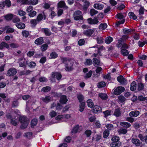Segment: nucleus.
I'll return each instance as SVG.
<instances>
[{"instance_id":"nucleus-61","label":"nucleus","mask_w":147,"mask_h":147,"mask_svg":"<svg viewBox=\"0 0 147 147\" xmlns=\"http://www.w3.org/2000/svg\"><path fill=\"white\" fill-rule=\"evenodd\" d=\"M18 14L20 16H24L26 14L25 12L22 10H20L18 11Z\"/></svg>"},{"instance_id":"nucleus-33","label":"nucleus","mask_w":147,"mask_h":147,"mask_svg":"<svg viewBox=\"0 0 147 147\" xmlns=\"http://www.w3.org/2000/svg\"><path fill=\"white\" fill-rule=\"evenodd\" d=\"M85 105V102H82L80 105V109L79 111L80 112L83 111L84 109V106Z\"/></svg>"},{"instance_id":"nucleus-49","label":"nucleus","mask_w":147,"mask_h":147,"mask_svg":"<svg viewBox=\"0 0 147 147\" xmlns=\"http://www.w3.org/2000/svg\"><path fill=\"white\" fill-rule=\"evenodd\" d=\"M131 31V29H128L126 28H125L123 30V32L125 34H128Z\"/></svg>"},{"instance_id":"nucleus-9","label":"nucleus","mask_w":147,"mask_h":147,"mask_svg":"<svg viewBox=\"0 0 147 147\" xmlns=\"http://www.w3.org/2000/svg\"><path fill=\"white\" fill-rule=\"evenodd\" d=\"M131 141L132 143L137 146H139L140 145V142L139 140L134 138H132Z\"/></svg>"},{"instance_id":"nucleus-60","label":"nucleus","mask_w":147,"mask_h":147,"mask_svg":"<svg viewBox=\"0 0 147 147\" xmlns=\"http://www.w3.org/2000/svg\"><path fill=\"white\" fill-rule=\"evenodd\" d=\"M14 31V29L12 28H8L6 30V33H12Z\"/></svg>"},{"instance_id":"nucleus-10","label":"nucleus","mask_w":147,"mask_h":147,"mask_svg":"<svg viewBox=\"0 0 147 147\" xmlns=\"http://www.w3.org/2000/svg\"><path fill=\"white\" fill-rule=\"evenodd\" d=\"M93 7L97 9L102 10L104 7V5L99 3H96L94 4Z\"/></svg>"},{"instance_id":"nucleus-31","label":"nucleus","mask_w":147,"mask_h":147,"mask_svg":"<svg viewBox=\"0 0 147 147\" xmlns=\"http://www.w3.org/2000/svg\"><path fill=\"white\" fill-rule=\"evenodd\" d=\"M96 39L97 41V43L98 44H101L103 42V38L101 36H97Z\"/></svg>"},{"instance_id":"nucleus-13","label":"nucleus","mask_w":147,"mask_h":147,"mask_svg":"<svg viewBox=\"0 0 147 147\" xmlns=\"http://www.w3.org/2000/svg\"><path fill=\"white\" fill-rule=\"evenodd\" d=\"M51 76L52 78L56 77L58 80H59L62 77L61 74L58 72L53 73Z\"/></svg>"},{"instance_id":"nucleus-2","label":"nucleus","mask_w":147,"mask_h":147,"mask_svg":"<svg viewBox=\"0 0 147 147\" xmlns=\"http://www.w3.org/2000/svg\"><path fill=\"white\" fill-rule=\"evenodd\" d=\"M19 120L21 124L20 127L22 129H25L27 127L29 121L26 117L24 116H21L20 117Z\"/></svg>"},{"instance_id":"nucleus-63","label":"nucleus","mask_w":147,"mask_h":147,"mask_svg":"<svg viewBox=\"0 0 147 147\" xmlns=\"http://www.w3.org/2000/svg\"><path fill=\"white\" fill-rule=\"evenodd\" d=\"M132 117H127L126 119V120L129 122L132 123L134 121V119Z\"/></svg>"},{"instance_id":"nucleus-22","label":"nucleus","mask_w":147,"mask_h":147,"mask_svg":"<svg viewBox=\"0 0 147 147\" xmlns=\"http://www.w3.org/2000/svg\"><path fill=\"white\" fill-rule=\"evenodd\" d=\"M9 47V46L7 43L2 42L0 44V49H2L5 47L8 48Z\"/></svg>"},{"instance_id":"nucleus-6","label":"nucleus","mask_w":147,"mask_h":147,"mask_svg":"<svg viewBox=\"0 0 147 147\" xmlns=\"http://www.w3.org/2000/svg\"><path fill=\"white\" fill-rule=\"evenodd\" d=\"M17 73V70L14 68H9L7 71V75L9 76H13L15 75Z\"/></svg>"},{"instance_id":"nucleus-27","label":"nucleus","mask_w":147,"mask_h":147,"mask_svg":"<svg viewBox=\"0 0 147 147\" xmlns=\"http://www.w3.org/2000/svg\"><path fill=\"white\" fill-rule=\"evenodd\" d=\"M121 145V143L120 142H118L117 143L113 142L110 144L111 147H119Z\"/></svg>"},{"instance_id":"nucleus-4","label":"nucleus","mask_w":147,"mask_h":147,"mask_svg":"<svg viewBox=\"0 0 147 147\" xmlns=\"http://www.w3.org/2000/svg\"><path fill=\"white\" fill-rule=\"evenodd\" d=\"M116 17L117 18L122 20L121 21H119L117 22L116 24L117 26H119L121 24H123L125 21V20L123 19L124 16L122 13H119L116 15Z\"/></svg>"},{"instance_id":"nucleus-15","label":"nucleus","mask_w":147,"mask_h":147,"mask_svg":"<svg viewBox=\"0 0 147 147\" xmlns=\"http://www.w3.org/2000/svg\"><path fill=\"white\" fill-rule=\"evenodd\" d=\"M101 111V107L98 105H95L94 106L93 109V112L94 113H97L100 112Z\"/></svg>"},{"instance_id":"nucleus-43","label":"nucleus","mask_w":147,"mask_h":147,"mask_svg":"<svg viewBox=\"0 0 147 147\" xmlns=\"http://www.w3.org/2000/svg\"><path fill=\"white\" fill-rule=\"evenodd\" d=\"M106 86V84L104 82H101L98 84L97 86L98 88H101L105 87Z\"/></svg>"},{"instance_id":"nucleus-25","label":"nucleus","mask_w":147,"mask_h":147,"mask_svg":"<svg viewBox=\"0 0 147 147\" xmlns=\"http://www.w3.org/2000/svg\"><path fill=\"white\" fill-rule=\"evenodd\" d=\"M136 88V83L135 81H133L131 84L130 89L132 91L135 90Z\"/></svg>"},{"instance_id":"nucleus-41","label":"nucleus","mask_w":147,"mask_h":147,"mask_svg":"<svg viewBox=\"0 0 147 147\" xmlns=\"http://www.w3.org/2000/svg\"><path fill=\"white\" fill-rule=\"evenodd\" d=\"M98 13V11L97 10H96L93 9H91L90 10V14L92 16L97 14Z\"/></svg>"},{"instance_id":"nucleus-42","label":"nucleus","mask_w":147,"mask_h":147,"mask_svg":"<svg viewBox=\"0 0 147 147\" xmlns=\"http://www.w3.org/2000/svg\"><path fill=\"white\" fill-rule=\"evenodd\" d=\"M138 88L139 90H142L144 88V85L141 82L138 83Z\"/></svg>"},{"instance_id":"nucleus-58","label":"nucleus","mask_w":147,"mask_h":147,"mask_svg":"<svg viewBox=\"0 0 147 147\" xmlns=\"http://www.w3.org/2000/svg\"><path fill=\"white\" fill-rule=\"evenodd\" d=\"M123 41L121 39L118 40V43L117 44V47L119 48L121 47L123 45Z\"/></svg>"},{"instance_id":"nucleus-28","label":"nucleus","mask_w":147,"mask_h":147,"mask_svg":"<svg viewBox=\"0 0 147 147\" xmlns=\"http://www.w3.org/2000/svg\"><path fill=\"white\" fill-rule=\"evenodd\" d=\"M98 95L103 100H106L108 98L107 95L105 93H100Z\"/></svg>"},{"instance_id":"nucleus-16","label":"nucleus","mask_w":147,"mask_h":147,"mask_svg":"<svg viewBox=\"0 0 147 147\" xmlns=\"http://www.w3.org/2000/svg\"><path fill=\"white\" fill-rule=\"evenodd\" d=\"M58 7L61 8L63 7L66 9L68 8V7L65 5V3L63 1H60L58 4Z\"/></svg>"},{"instance_id":"nucleus-5","label":"nucleus","mask_w":147,"mask_h":147,"mask_svg":"<svg viewBox=\"0 0 147 147\" xmlns=\"http://www.w3.org/2000/svg\"><path fill=\"white\" fill-rule=\"evenodd\" d=\"M125 89L122 86H118L115 88L113 92L114 94L117 95L120 94L122 92H124Z\"/></svg>"},{"instance_id":"nucleus-35","label":"nucleus","mask_w":147,"mask_h":147,"mask_svg":"<svg viewBox=\"0 0 147 147\" xmlns=\"http://www.w3.org/2000/svg\"><path fill=\"white\" fill-rule=\"evenodd\" d=\"M87 103L88 107L90 108L92 107L94 105V104L92 100L91 99L88 100L87 101Z\"/></svg>"},{"instance_id":"nucleus-17","label":"nucleus","mask_w":147,"mask_h":147,"mask_svg":"<svg viewBox=\"0 0 147 147\" xmlns=\"http://www.w3.org/2000/svg\"><path fill=\"white\" fill-rule=\"evenodd\" d=\"M67 100L66 98V97L65 95H63L61 97L60 100V102L62 104H65L67 101Z\"/></svg>"},{"instance_id":"nucleus-56","label":"nucleus","mask_w":147,"mask_h":147,"mask_svg":"<svg viewBox=\"0 0 147 147\" xmlns=\"http://www.w3.org/2000/svg\"><path fill=\"white\" fill-rule=\"evenodd\" d=\"M109 134V130L107 129L105 130L103 132V136L104 138H107Z\"/></svg>"},{"instance_id":"nucleus-39","label":"nucleus","mask_w":147,"mask_h":147,"mask_svg":"<svg viewBox=\"0 0 147 147\" xmlns=\"http://www.w3.org/2000/svg\"><path fill=\"white\" fill-rule=\"evenodd\" d=\"M92 74V71L90 70L88 73H86L84 76V78L85 79H87L91 76Z\"/></svg>"},{"instance_id":"nucleus-11","label":"nucleus","mask_w":147,"mask_h":147,"mask_svg":"<svg viewBox=\"0 0 147 147\" xmlns=\"http://www.w3.org/2000/svg\"><path fill=\"white\" fill-rule=\"evenodd\" d=\"M44 42L43 37H40L36 39L34 42L37 45H40Z\"/></svg>"},{"instance_id":"nucleus-55","label":"nucleus","mask_w":147,"mask_h":147,"mask_svg":"<svg viewBox=\"0 0 147 147\" xmlns=\"http://www.w3.org/2000/svg\"><path fill=\"white\" fill-rule=\"evenodd\" d=\"M138 99L141 101H144L147 100V97H144L142 96H138Z\"/></svg>"},{"instance_id":"nucleus-36","label":"nucleus","mask_w":147,"mask_h":147,"mask_svg":"<svg viewBox=\"0 0 147 147\" xmlns=\"http://www.w3.org/2000/svg\"><path fill=\"white\" fill-rule=\"evenodd\" d=\"M44 14H39L37 16V20L39 22L43 18L44 16H45Z\"/></svg>"},{"instance_id":"nucleus-51","label":"nucleus","mask_w":147,"mask_h":147,"mask_svg":"<svg viewBox=\"0 0 147 147\" xmlns=\"http://www.w3.org/2000/svg\"><path fill=\"white\" fill-rule=\"evenodd\" d=\"M113 38L109 36L105 40V42L106 43L109 44L113 41Z\"/></svg>"},{"instance_id":"nucleus-23","label":"nucleus","mask_w":147,"mask_h":147,"mask_svg":"<svg viewBox=\"0 0 147 147\" xmlns=\"http://www.w3.org/2000/svg\"><path fill=\"white\" fill-rule=\"evenodd\" d=\"M128 16L130 19L135 20L137 18V16L132 12L131 11L129 12L128 13Z\"/></svg>"},{"instance_id":"nucleus-30","label":"nucleus","mask_w":147,"mask_h":147,"mask_svg":"<svg viewBox=\"0 0 147 147\" xmlns=\"http://www.w3.org/2000/svg\"><path fill=\"white\" fill-rule=\"evenodd\" d=\"M51 89V88L49 86H46L43 88L41 90L42 92H47L49 91Z\"/></svg>"},{"instance_id":"nucleus-34","label":"nucleus","mask_w":147,"mask_h":147,"mask_svg":"<svg viewBox=\"0 0 147 147\" xmlns=\"http://www.w3.org/2000/svg\"><path fill=\"white\" fill-rule=\"evenodd\" d=\"M92 64V60L90 59H86L85 62H84V64L86 65H90Z\"/></svg>"},{"instance_id":"nucleus-18","label":"nucleus","mask_w":147,"mask_h":147,"mask_svg":"<svg viewBox=\"0 0 147 147\" xmlns=\"http://www.w3.org/2000/svg\"><path fill=\"white\" fill-rule=\"evenodd\" d=\"M41 30L46 36H50L51 34V33L50 30L48 28H42Z\"/></svg>"},{"instance_id":"nucleus-24","label":"nucleus","mask_w":147,"mask_h":147,"mask_svg":"<svg viewBox=\"0 0 147 147\" xmlns=\"http://www.w3.org/2000/svg\"><path fill=\"white\" fill-rule=\"evenodd\" d=\"M120 125L125 127H129L131 126L130 124L128 122H122L120 123Z\"/></svg>"},{"instance_id":"nucleus-47","label":"nucleus","mask_w":147,"mask_h":147,"mask_svg":"<svg viewBox=\"0 0 147 147\" xmlns=\"http://www.w3.org/2000/svg\"><path fill=\"white\" fill-rule=\"evenodd\" d=\"M77 98L79 101V102L81 103L82 102H83L84 97L82 95L80 94H79L78 95Z\"/></svg>"},{"instance_id":"nucleus-62","label":"nucleus","mask_w":147,"mask_h":147,"mask_svg":"<svg viewBox=\"0 0 147 147\" xmlns=\"http://www.w3.org/2000/svg\"><path fill=\"white\" fill-rule=\"evenodd\" d=\"M30 3L32 5H35L38 3V0H30Z\"/></svg>"},{"instance_id":"nucleus-26","label":"nucleus","mask_w":147,"mask_h":147,"mask_svg":"<svg viewBox=\"0 0 147 147\" xmlns=\"http://www.w3.org/2000/svg\"><path fill=\"white\" fill-rule=\"evenodd\" d=\"M107 26V24L106 23H102L100 25L99 28L100 29L103 30L106 28Z\"/></svg>"},{"instance_id":"nucleus-40","label":"nucleus","mask_w":147,"mask_h":147,"mask_svg":"<svg viewBox=\"0 0 147 147\" xmlns=\"http://www.w3.org/2000/svg\"><path fill=\"white\" fill-rule=\"evenodd\" d=\"M57 113L54 111H51L49 113V115L51 117H55L57 115Z\"/></svg>"},{"instance_id":"nucleus-8","label":"nucleus","mask_w":147,"mask_h":147,"mask_svg":"<svg viewBox=\"0 0 147 147\" xmlns=\"http://www.w3.org/2000/svg\"><path fill=\"white\" fill-rule=\"evenodd\" d=\"M140 114V112L138 111H134L130 112L129 115L130 117H136Z\"/></svg>"},{"instance_id":"nucleus-54","label":"nucleus","mask_w":147,"mask_h":147,"mask_svg":"<svg viewBox=\"0 0 147 147\" xmlns=\"http://www.w3.org/2000/svg\"><path fill=\"white\" fill-rule=\"evenodd\" d=\"M119 138L117 136H114L113 137V138L111 139V140L112 142H115L116 143H117L118 141L119 140Z\"/></svg>"},{"instance_id":"nucleus-45","label":"nucleus","mask_w":147,"mask_h":147,"mask_svg":"<svg viewBox=\"0 0 147 147\" xmlns=\"http://www.w3.org/2000/svg\"><path fill=\"white\" fill-rule=\"evenodd\" d=\"M118 132L119 134H125L127 132V131L126 129H121L118 130Z\"/></svg>"},{"instance_id":"nucleus-14","label":"nucleus","mask_w":147,"mask_h":147,"mask_svg":"<svg viewBox=\"0 0 147 147\" xmlns=\"http://www.w3.org/2000/svg\"><path fill=\"white\" fill-rule=\"evenodd\" d=\"M93 32L94 31L93 30L89 29L84 31L83 32V34L87 36H90L93 34Z\"/></svg>"},{"instance_id":"nucleus-53","label":"nucleus","mask_w":147,"mask_h":147,"mask_svg":"<svg viewBox=\"0 0 147 147\" xmlns=\"http://www.w3.org/2000/svg\"><path fill=\"white\" fill-rule=\"evenodd\" d=\"M37 120L36 119H32L31 122V127H34L36 125L37 123Z\"/></svg>"},{"instance_id":"nucleus-64","label":"nucleus","mask_w":147,"mask_h":147,"mask_svg":"<svg viewBox=\"0 0 147 147\" xmlns=\"http://www.w3.org/2000/svg\"><path fill=\"white\" fill-rule=\"evenodd\" d=\"M107 128L109 130H111L114 128L113 125L109 124L106 125Z\"/></svg>"},{"instance_id":"nucleus-32","label":"nucleus","mask_w":147,"mask_h":147,"mask_svg":"<svg viewBox=\"0 0 147 147\" xmlns=\"http://www.w3.org/2000/svg\"><path fill=\"white\" fill-rule=\"evenodd\" d=\"M11 123L14 126H16L19 123L18 120L16 119L13 118L11 119Z\"/></svg>"},{"instance_id":"nucleus-20","label":"nucleus","mask_w":147,"mask_h":147,"mask_svg":"<svg viewBox=\"0 0 147 147\" xmlns=\"http://www.w3.org/2000/svg\"><path fill=\"white\" fill-rule=\"evenodd\" d=\"M16 25L18 28L21 29H24L25 27V24L21 22L17 23L16 24Z\"/></svg>"},{"instance_id":"nucleus-7","label":"nucleus","mask_w":147,"mask_h":147,"mask_svg":"<svg viewBox=\"0 0 147 147\" xmlns=\"http://www.w3.org/2000/svg\"><path fill=\"white\" fill-rule=\"evenodd\" d=\"M117 79L118 82L122 84H124L127 82L126 80L121 76H118L117 77Z\"/></svg>"},{"instance_id":"nucleus-50","label":"nucleus","mask_w":147,"mask_h":147,"mask_svg":"<svg viewBox=\"0 0 147 147\" xmlns=\"http://www.w3.org/2000/svg\"><path fill=\"white\" fill-rule=\"evenodd\" d=\"M5 17L7 20H11L13 18V15L11 14H9L5 15Z\"/></svg>"},{"instance_id":"nucleus-38","label":"nucleus","mask_w":147,"mask_h":147,"mask_svg":"<svg viewBox=\"0 0 147 147\" xmlns=\"http://www.w3.org/2000/svg\"><path fill=\"white\" fill-rule=\"evenodd\" d=\"M27 64L30 68H34L36 65V63L33 61L28 63Z\"/></svg>"},{"instance_id":"nucleus-48","label":"nucleus","mask_w":147,"mask_h":147,"mask_svg":"<svg viewBox=\"0 0 147 147\" xmlns=\"http://www.w3.org/2000/svg\"><path fill=\"white\" fill-rule=\"evenodd\" d=\"M30 22L32 26L33 27L35 26L38 23L37 20L35 19L31 20L30 21Z\"/></svg>"},{"instance_id":"nucleus-59","label":"nucleus","mask_w":147,"mask_h":147,"mask_svg":"<svg viewBox=\"0 0 147 147\" xmlns=\"http://www.w3.org/2000/svg\"><path fill=\"white\" fill-rule=\"evenodd\" d=\"M48 47V46L47 44H43L41 46V49L42 51H45L47 49Z\"/></svg>"},{"instance_id":"nucleus-37","label":"nucleus","mask_w":147,"mask_h":147,"mask_svg":"<svg viewBox=\"0 0 147 147\" xmlns=\"http://www.w3.org/2000/svg\"><path fill=\"white\" fill-rule=\"evenodd\" d=\"M80 127L79 125H77L75 127L72 131V132L73 133H76L79 131V129Z\"/></svg>"},{"instance_id":"nucleus-29","label":"nucleus","mask_w":147,"mask_h":147,"mask_svg":"<svg viewBox=\"0 0 147 147\" xmlns=\"http://www.w3.org/2000/svg\"><path fill=\"white\" fill-rule=\"evenodd\" d=\"M111 111L109 110H107L103 112V113L104 115V117H107L108 116L111 115Z\"/></svg>"},{"instance_id":"nucleus-12","label":"nucleus","mask_w":147,"mask_h":147,"mask_svg":"<svg viewBox=\"0 0 147 147\" xmlns=\"http://www.w3.org/2000/svg\"><path fill=\"white\" fill-rule=\"evenodd\" d=\"M93 61L94 63V65L95 66H101L102 63H100L99 60L96 58H94L93 59Z\"/></svg>"},{"instance_id":"nucleus-21","label":"nucleus","mask_w":147,"mask_h":147,"mask_svg":"<svg viewBox=\"0 0 147 147\" xmlns=\"http://www.w3.org/2000/svg\"><path fill=\"white\" fill-rule=\"evenodd\" d=\"M51 98L49 96H47L45 97H42L41 99L44 102L47 103L49 102L51 100Z\"/></svg>"},{"instance_id":"nucleus-44","label":"nucleus","mask_w":147,"mask_h":147,"mask_svg":"<svg viewBox=\"0 0 147 147\" xmlns=\"http://www.w3.org/2000/svg\"><path fill=\"white\" fill-rule=\"evenodd\" d=\"M121 52L122 55L124 56H126L129 54L128 51L125 49H122Z\"/></svg>"},{"instance_id":"nucleus-3","label":"nucleus","mask_w":147,"mask_h":147,"mask_svg":"<svg viewBox=\"0 0 147 147\" xmlns=\"http://www.w3.org/2000/svg\"><path fill=\"white\" fill-rule=\"evenodd\" d=\"M82 15V12L80 10L75 11L73 14L74 19L76 20H82L83 17Z\"/></svg>"},{"instance_id":"nucleus-1","label":"nucleus","mask_w":147,"mask_h":147,"mask_svg":"<svg viewBox=\"0 0 147 147\" xmlns=\"http://www.w3.org/2000/svg\"><path fill=\"white\" fill-rule=\"evenodd\" d=\"M61 60L65 64V70L66 71H71L73 69L74 62L73 59L66 57H61Z\"/></svg>"},{"instance_id":"nucleus-52","label":"nucleus","mask_w":147,"mask_h":147,"mask_svg":"<svg viewBox=\"0 0 147 147\" xmlns=\"http://www.w3.org/2000/svg\"><path fill=\"white\" fill-rule=\"evenodd\" d=\"M119 101L120 102H124L125 100V98L124 96L120 95L118 97Z\"/></svg>"},{"instance_id":"nucleus-46","label":"nucleus","mask_w":147,"mask_h":147,"mask_svg":"<svg viewBox=\"0 0 147 147\" xmlns=\"http://www.w3.org/2000/svg\"><path fill=\"white\" fill-rule=\"evenodd\" d=\"M58 56V55L55 52H53L50 54V56L51 59L56 58Z\"/></svg>"},{"instance_id":"nucleus-57","label":"nucleus","mask_w":147,"mask_h":147,"mask_svg":"<svg viewBox=\"0 0 147 147\" xmlns=\"http://www.w3.org/2000/svg\"><path fill=\"white\" fill-rule=\"evenodd\" d=\"M22 33L23 36L26 37H28L30 34L28 31L25 30L23 31Z\"/></svg>"},{"instance_id":"nucleus-19","label":"nucleus","mask_w":147,"mask_h":147,"mask_svg":"<svg viewBox=\"0 0 147 147\" xmlns=\"http://www.w3.org/2000/svg\"><path fill=\"white\" fill-rule=\"evenodd\" d=\"M121 113L120 109L117 108L115 110L114 115L116 117H119L121 115Z\"/></svg>"}]
</instances>
